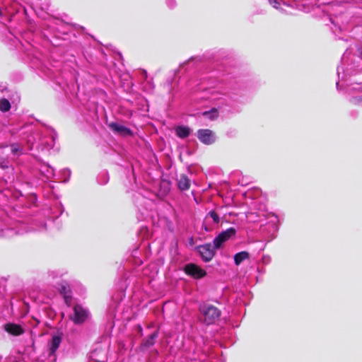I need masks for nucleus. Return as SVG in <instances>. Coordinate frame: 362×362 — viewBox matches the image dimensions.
<instances>
[{
	"mask_svg": "<svg viewBox=\"0 0 362 362\" xmlns=\"http://www.w3.org/2000/svg\"><path fill=\"white\" fill-rule=\"evenodd\" d=\"M56 136L57 134L53 129L45 128L42 134L38 136L37 148L42 151L51 149L54 145Z\"/></svg>",
	"mask_w": 362,
	"mask_h": 362,
	"instance_id": "obj_1",
	"label": "nucleus"
},
{
	"mask_svg": "<svg viewBox=\"0 0 362 362\" xmlns=\"http://www.w3.org/2000/svg\"><path fill=\"white\" fill-rule=\"evenodd\" d=\"M199 310L204 317L205 322L208 325L214 323L221 315L220 310L211 305H204L200 307Z\"/></svg>",
	"mask_w": 362,
	"mask_h": 362,
	"instance_id": "obj_2",
	"label": "nucleus"
},
{
	"mask_svg": "<svg viewBox=\"0 0 362 362\" xmlns=\"http://www.w3.org/2000/svg\"><path fill=\"white\" fill-rule=\"evenodd\" d=\"M236 230L234 228H230L227 230L222 231L214 240L213 244L216 249H220L225 242L228 240L232 236L235 235Z\"/></svg>",
	"mask_w": 362,
	"mask_h": 362,
	"instance_id": "obj_3",
	"label": "nucleus"
},
{
	"mask_svg": "<svg viewBox=\"0 0 362 362\" xmlns=\"http://www.w3.org/2000/svg\"><path fill=\"white\" fill-rule=\"evenodd\" d=\"M89 313L85 308L76 305L74 308V315L70 316L71 320L76 324L83 323L88 317Z\"/></svg>",
	"mask_w": 362,
	"mask_h": 362,
	"instance_id": "obj_4",
	"label": "nucleus"
},
{
	"mask_svg": "<svg viewBox=\"0 0 362 362\" xmlns=\"http://www.w3.org/2000/svg\"><path fill=\"white\" fill-rule=\"evenodd\" d=\"M185 272L194 279H201L206 275L205 270L195 264H187L184 268Z\"/></svg>",
	"mask_w": 362,
	"mask_h": 362,
	"instance_id": "obj_5",
	"label": "nucleus"
},
{
	"mask_svg": "<svg viewBox=\"0 0 362 362\" xmlns=\"http://www.w3.org/2000/svg\"><path fill=\"white\" fill-rule=\"evenodd\" d=\"M215 249L214 244H205L199 247V252L204 262H209L214 256Z\"/></svg>",
	"mask_w": 362,
	"mask_h": 362,
	"instance_id": "obj_6",
	"label": "nucleus"
},
{
	"mask_svg": "<svg viewBox=\"0 0 362 362\" xmlns=\"http://www.w3.org/2000/svg\"><path fill=\"white\" fill-rule=\"evenodd\" d=\"M197 137L202 143L207 145L213 144L216 140L214 134L210 129H199L197 132Z\"/></svg>",
	"mask_w": 362,
	"mask_h": 362,
	"instance_id": "obj_7",
	"label": "nucleus"
},
{
	"mask_svg": "<svg viewBox=\"0 0 362 362\" xmlns=\"http://www.w3.org/2000/svg\"><path fill=\"white\" fill-rule=\"evenodd\" d=\"M108 127L113 132L122 136H130L132 134L130 129L117 122L109 123Z\"/></svg>",
	"mask_w": 362,
	"mask_h": 362,
	"instance_id": "obj_8",
	"label": "nucleus"
},
{
	"mask_svg": "<svg viewBox=\"0 0 362 362\" xmlns=\"http://www.w3.org/2000/svg\"><path fill=\"white\" fill-rule=\"evenodd\" d=\"M5 329L13 335H20L23 332V328L16 324H7L5 325Z\"/></svg>",
	"mask_w": 362,
	"mask_h": 362,
	"instance_id": "obj_9",
	"label": "nucleus"
},
{
	"mask_svg": "<svg viewBox=\"0 0 362 362\" xmlns=\"http://www.w3.org/2000/svg\"><path fill=\"white\" fill-rule=\"evenodd\" d=\"M59 292L64 296L65 303L70 305L71 303V296L69 295L70 292L69 286L67 284H62L59 286Z\"/></svg>",
	"mask_w": 362,
	"mask_h": 362,
	"instance_id": "obj_10",
	"label": "nucleus"
},
{
	"mask_svg": "<svg viewBox=\"0 0 362 362\" xmlns=\"http://www.w3.org/2000/svg\"><path fill=\"white\" fill-rule=\"evenodd\" d=\"M177 185L180 189L187 190L190 187V180L184 175H182L177 180Z\"/></svg>",
	"mask_w": 362,
	"mask_h": 362,
	"instance_id": "obj_11",
	"label": "nucleus"
},
{
	"mask_svg": "<svg viewBox=\"0 0 362 362\" xmlns=\"http://www.w3.org/2000/svg\"><path fill=\"white\" fill-rule=\"evenodd\" d=\"M62 341V338L59 336H54L49 344L50 354H54L57 349L59 348Z\"/></svg>",
	"mask_w": 362,
	"mask_h": 362,
	"instance_id": "obj_12",
	"label": "nucleus"
},
{
	"mask_svg": "<svg viewBox=\"0 0 362 362\" xmlns=\"http://www.w3.org/2000/svg\"><path fill=\"white\" fill-rule=\"evenodd\" d=\"M177 135L182 139L186 138L190 134L191 129L185 126H178L175 129Z\"/></svg>",
	"mask_w": 362,
	"mask_h": 362,
	"instance_id": "obj_13",
	"label": "nucleus"
},
{
	"mask_svg": "<svg viewBox=\"0 0 362 362\" xmlns=\"http://www.w3.org/2000/svg\"><path fill=\"white\" fill-rule=\"evenodd\" d=\"M249 258V253L245 251L238 252L234 256V262L236 265H239L243 261Z\"/></svg>",
	"mask_w": 362,
	"mask_h": 362,
	"instance_id": "obj_14",
	"label": "nucleus"
},
{
	"mask_svg": "<svg viewBox=\"0 0 362 362\" xmlns=\"http://www.w3.org/2000/svg\"><path fill=\"white\" fill-rule=\"evenodd\" d=\"M158 337L157 332H154L150 334L147 339H146L142 343V346L145 348H148L153 346L155 343L156 338Z\"/></svg>",
	"mask_w": 362,
	"mask_h": 362,
	"instance_id": "obj_15",
	"label": "nucleus"
},
{
	"mask_svg": "<svg viewBox=\"0 0 362 362\" xmlns=\"http://www.w3.org/2000/svg\"><path fill=\"white\" fill-rule=\"evenodd\" d=\"M202 115L211 120H214L218 116V110L215 108L211 109L209 111H206L202 113Z\"/></svg>",
	"mask_w": 362,
	"mask_h": 362,
	"instance_id": "obj_16",
	"label": "nucleus"
},
{
	"mask_svg": "<svg viewBox=\"0 0 362 362\" xmlns=\"http://www.w3.org/2000/svg\"><path fill=\"white\" fill-rule=\"evenodd\" d=\"M11 151L13 156H20L23 153V148L17 143L12 144L11 145Z\"/></svg>",
	"mask_w": 362,
	"mask_h": 362,
	"instance_id": "obj_17",
	"label": "nucleus"
},
{
	"mask_svg": "<svg viewBox=\"0 0 362 362\" xmlns=\"http://www.w3.org/2000/svg\"><path fill=\"white\" fill-rule=\"evenodd\" d=\"M11 105L7 99L2 98L0 100V110L7 112L10 110Z\"/></svg>",
	"mask_w": 362,
	"mask_h": 362,
	"instance_id": "obj_18",
	"label": "nucleus"
},
{
	"mask_svg": "<svg viewBox=\"0 0 362 362\" xmlns=\"http://www.w3.org/2000/svg\"><path fill=\"white\" fill-rule=\"evenodd\" d=\"M206 218H211L214 223H219V216L214 211H209L206 216Z\"/></svg>",
	"mask_w": 362,
	"mask_h": 362,
	"instance_id": "obj_19",
	"label": "nucleus"
},
{
	"mask_svg": "<svg viewBox=\"0 0 362 362\" xmlns=\"http://www.w3.org/2000/svg\"><path fill=\"white\" fill-rule=\"evenodd\" d=\"M269 4L274 8H279L278 6L280 5V2L277 0H269Z\"/></svg>",
	"mask_w": 362,
	"mask_h": 362,
	"instance_id": "obj_20",
	"label": "nucleus"
},
{
	"mask_svg": "<svg viewBox=\"0 0 362 362\" xmlns=\"http://www.w3.org/2000/svg\"><path fill=\"white\" fill-rule=\"evenodd\" d=\"M35 142V138L32 137V138H29L28 139V144L29 145L30 148H33V146Z\"/></svg>",
	"mask_w": 362,
	"mask_h": 362,
	"instance_id": "obj_21",
	"label": "nucleus"
},
{
	"mask_svg": "<svg viewBox=\"0 0 362 362\" xmlns=\"http://www.w3.org/2000/svg\"><path fill=\"white\" fill-rule=\"evenodd\" d=\"M357 53H358V57L359 58L362 59V45H360L359 47H358Z\"/></svg>",
	"mask_w": 362,
	"mask_h": 362,
	"instance_id": "obj_22",
	"label": "nucleus"
},
{
	"mask_svg": "<svg viewBox=\"0 0 362 362\" xmlns=\"http://www.w3.org/2000/svg\"><path fill=\"white\" fill-rule=\"evenodd\" d=\"M167 4L170 7H173L175 4V0H168Z\"/></svg>",
	"mask_w": 362,
	"mask_h": 362,
	"instance_id": "obj_23",
	"label": "nucleus"
},
{
	"mask_svg": "<svg viewBox=\"0 0 362 362\" xmlns=\"http://www.w3.org/2000/svg\"><path fill=\"white\" fill-rule=\"evenodd\" d=\"M107 179L104 180V181H103V182L99 181V182L100 184H105V183H107Z\"/></svg>",
	"mask_w": 362,
	"mask_h": 362,
	"instance_id": "obj_24",
	"label": "nucleus"
},
{
	"mask_svg": "<svg viewBox=\"0 0 362 362\" xmlns=\"http://www.w3.org/2000/svg\"><path fill=\"white\" fill-rule=\"evenodd\" d=\"M144 74L146 76V71H144Z\"/></svg>",
	"mask_w": 362,
	"mask_h": 362,
	"instance_id": "obj_25",
	"label": "nucleus"
}]
</instances>
